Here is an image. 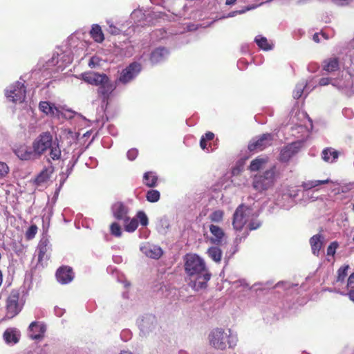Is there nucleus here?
<instances>
[{
	"mask_svg": "<svg viewBox=\"0 0 354 354\" xmlns=\"http://www.w3.org/2000/svg\"><path fill=\"white\" fill-rule=\"evenodd\" d=\"M223 214L224 213L222 210L217 209L209 214V218L212 222L220 223L223 221Z\"/></svg>",
	"mask_w": 354,
	"mask_h": 354,
	"instance_id": "58836bf2",
	"label": "nucleus"
},
{
	"mask_svg": "<svg viewBox=\"0 0 354 354\" xmlns=\"http://www.w3.org/2000/svg\"><path fill=\"white\" fill-rule=\"evenodd\" d=\"M338 246V244L337 242H333L331 243L329 246L327 248V254L328 256H333L335 253V250Z\"/></svg>",
	"mask_w": 354,
	"mask_h": 354,
	"instance_id": "8fccbe9b",
	"label": "nucleus"
},
{
	"mask_svg": "<svg viewBox=\"0 0 354 354\" xmlns=\"http://www.w3.org/2000/svg\"><path fill=\"white\" fill-rule=\"evenodd\" d=\"M140 251L147 257L158 259L162 255V250L160 247L146 243L140 248Z\"/></svg>",
	"mask_w": 354,
	"mask_h": 354,
	"instance_id": "2eb2a0df",
	"label": "nucleus"
},
{
	"mask_svg": "<svg viewBox=\"0 0 354 354\" xmlns=\"http://www.w3.org/2000/svg\"><path fill=\"white\" fill-rule=\"evenodd\" d=\"M137 221L139 220L140 223L142 226H147L149 223L148 217L143 211H140L137 213Z\"/></svg>",
	"mask_w": 354,
	"mask_h": 354,
	"instance_id": "37998d69",
	"label": "nucleus"
},
{
	"mask_svg": "<svg viewBox=\"0 0 354 354\" xmlns=\"http://www.w3.org/2000/svg\"><path fill=\"white\" fill-rule=\"evenodd\" d=\"M252 209L244 205H240L233 215L232 225L236 231H241L244 225L249 222Z\"/></svg>",
	"mask_w": 354,
	"mask_h": 354,
	"instance_id": "423d86ee",
	"label": "nucleus"
},
{
	"mask_svg": "<svg viewBox=\"0 0 354 354\" xmlns=\"http://www.w3.org/2000/svg\"><path fill=\"white\" fill-rule=\"evenodd\" d=\"M50 248V245L47 238H42L37 246L38 259L39 262L48 258L47 252Z\"/></svg>",
	"mask_w": 354,
	"mask_h": 354,
	"instance_id": "a878e982",
	"label": "nucleus"
},
{
	"mask_svg": "<svg viewBox=\"0 0 354 354\" xmlns=\"http://www.w3.org/2000/svg\"><path fill=\"white\" fill-rule=\"evenodd\" d=\"M169 55V51L164 47L155 49L151 54L150 60L152 64H158L165 60Z\"/></svg>",
	"mask_w": 354,
	"mask_h": 354,
	"instance_id": "393cba45",
	"label": "nucleus"
},
{
	"mask_svg": "<svg viewBox=\"0 0 354 354\" xmlns=\"http://www.w3.org/2000/svg\"><path fill=\"white\" fill-rule=\"evenodd\" d=\"M282 198L287 196L288 204L279 202L281 207L283 209H288L295 205V198L298 196L299 190L293 187H286L282 190Z\"/></svg>",
	"mask_w": 354,
	"mask_h": 354,
	"instance_id": "f3484780",
	"label": "nucleus"
},
{
	"mask_svg": "<svg viewBox=\"0 0 354 354\" xmlns=\"http://www.w3.org/2000/svg\"><path fill=\"white\" fill-rule=\"evenodd\" d=\"M37 232V227L36 225H31L26 233V236L28 239H32L34 238Z\"/></svg>",
	"mask_w": 354,
	"mask_h": 354,
	"instance_id": "de8ad7c7",
	"label": "nucleus"
},
{
	"mask_svg": "<svg viewBox=\"0 0 354 354\" xmlns=\"http://www.w3.org/2000/svg\"><path fill=\"white\" fill-rule=\"evenodd\" d=\"M19 293L17 290L10 292L6 301V317L12 318L17 315L21 309V306L19 304Z\"/></svg>",
	"mask_w": 354,
	"mask_h": 354,
	"instance_id": "9d476101",
	"label": "nucleus"
},
{
	"mask_svg": "<svg viewBox=\"0 0 354 354\" xmlns=\"http://www.w3.org/2000/svg\"><path fill=\"white\" fill-rule=\"evenodd\" d=\"M299 130V131H306V128L303 125H298L295 128H292V131H295V130Z\"/></svg>",
	"mask_w": 354,
	"mask_h": 354,
	"instance_id": "052dcab7",
	"label": "nucleus"
},
{
	"mask_svg": "<svg viewBox=\"0 0 354 354\" xmlns=\"http://www.w3.org/2000/svg\"><path fill=\"white\" fill-rule=\"evenodd\" d=\"M111 212L115 218L127 222L129 221V208L122 202H116L111 207Z\"/></svg>",
	"mask_w": 354,
	"mask_h": 354,
	"instance_id": "4468645a",
	"label": "nucleus"
},
{
	"mask_svg": "<svg viewBox=\"0 0 354 354\" xmlns=\"http://www.w3.org/2000/svg\"><path fill=\"white\" fill-rule=\"evenodd\" d=\"M82 77L86 83L98 86L97 93L103 101L107 100L115 88V86L105 74L86 73L82 74Z\"/></svg>",
	"mask_w": 354,
	"mask_h": 354,
	"instance_id": "20e7f679",
	"label": "nucleus"
},
{
	"mask_svg": "<svg viewBox=\"0 0 354 354\" xmlns=\"http://www.w3.org/2000/svg\"><path fill=\"white\" fill-rule=\"evenodd\" d=\"M94 59H95V58H94V57H92V58L90 59L89 63H88L89 66H91V67H92V66H93L95 65V64H94Z\"/></svg>",
	"mask_w": 354,
	"mask_h": 354,
	"instance_id": "338daca9",
	"label": "nucleus"
},
{
	"mask_svg": "<svg viewBox=\"0 0 354 354\" xmlns=\"http://www.w3.org/2000/svg\"><path fill=\"white\" fill-rule=\"evenodd\" d=\"M56 277L59 283L62 284L68 283L73 279V270L69 267H61L56 272Z\"/></svg>",
	"mask_w": 354,
	"mask_h": 354,
	"instance_id": "aec40b11",
	"label": "nucleus"
},
{
	"mask_svg": "<svg viewBox=\"0 0 354 354\" xmlns=\"http://www.w3.org/2000/svg\"><path fill=\"white\" fill-rule=\"evenodd\" d=\"M147 200L151 203H156L160 199V192L156 189H151L146 195Z\"/></svg>",
	"mask_w": 354,
	"mask_h": 354,
	"instance_id": "ea45409f",
	"label": "nucleus"
},
{
	"mask_svg": "<svg viewBox=\"0 0 354 354\" xmlns=\"http://www.w3.org/2000/svg\"><path fill=\"white\" fill-rule=\"evenodd\" d=\"M261 225V222L258 221L257 219H254V214L252 213V216L250 217V219L249 220V224L248 227L250 230H257L259 228Z\"/></svg>",
	"mask_w": 354,
	"mask_h": 354,
	"instance_id": "a18cd8bd",
	"label": "nucleus"
},
{
	"mask_svg": "<svg viewBox=\"0 0 354 354\" xmlns=\"http://www.w3.org/2000/svg\"><path fill=\"white\" fill-rule=\"evenodd\" d=\"M143 182L147 187H155L157 182V176L153 172H146L144 174Z\"/></svg>",
	"mask_w": 354,
	"mask_h": 354,
	"instance_id": "f704fd0d",
	"label": "nucleus"
},
{
	"mask_svg": "<svg viewBox=\"0 0 354 354\" xmlns=\"http://www.w3.org/2000/svg\"><path fill=\"white\" fill-rule=\"evenodd\" d=\"M305 92H306V95L309 93L307 88V83L305 82H299L296 85L295 89L293 91V97L299 99Z\"/></svg>",
	"mask_w": 354,
	"mask_h": 354,
	"instance_id": "72a5a7b5",
	"label": "nucleus"
},
{
	"mask_svg": "<svg viewBox=\"0 0 354 354\" xmlns=\"http://www.w3.org/2000/svg\"><path fill=\"white\" fill-rule=\"evenodd\" d=\"M207 254L214 262L220 263L222 259V250L218 246H212L208 248Z\"/></svg>",
	"mask_w": 354,
	"mask_h": 354,
	"instance_id": "2f4dec72",
	"label": "nucleus"
},
{
	"mask_svg": "<svg viewBox=\"0 0 354 354\" xmlns=\"http://www.w3.org/2000/svg\"><path fill=\"white\" fill-rule=\"evenodd\" d=\"M15 154L21 160H31L37 158L35 150L27 146H20L15 151Z\"/></svg>",
	"mask_w": 354,
	"mask_h": 354,
	"instance_id": "4be33fe9",
	"label": "nucleus"
},
{
	"mask_svg": "<svg viewBox=\"0 0 354 354\" xmlns=\"http://www.w3.org/2000/svg\"><path fill=\"white\" fill-rule=\"evenodd\" d=\"M109 25L108 32L111 35H118L120 32V29L115 26L113 23L110 21H107Z\"/></svg>",
	"mask_w": 354,
	"mask_h": 354,
	"instance_id": "09e8293b",
	"label": "nucleus"
},
{
	"mask_svg": "<svg viewBox=\"0 0 354 354\" xmlns=\"http://www.w3.org/2000/svg\"><path fill=\"white\" fill-rule=\"evenodd\" d=\"M3 337L7 344L14 345L19 342L21 334L17 328H9L4 331Z\"/></svg>",
	"mask_w": 354,
	"mask_h": 354,
	"instance_id": "412c9836",
	"label": "nucleus"
},
{
	"mask_svg": "<svg viewBox=\"0 0 354 354\" xmlns=\"http://www.w3.org/2000/svg\"><path fill=\"white\" fill-rule=\"evenodd\" d=\"M348 268V266H344L339 268V269L337 270V279L333 283L335 291L342 295L344 294V290H343L341 287L344 283Z\"/></svg>",
	"mask_w": 354,
	"mask_h": 354,
	"instance_id": "a211bd4d",
	"label": "nucleus"
},
{
	"mask_svg": "<svg viewBox=\"0 0 354 354\" xmlns=\"http://www.w3.org/2000/svg\"><path fill=\"white\" fill-rule=\"evenodd\" d=\"M322 156L324 161L333 162L338 158V153L333 149L328 148L323 150Z\"/></svg>",
	"mask_w": 354,
	"mask_h": 354,
	"instance_id": "473e14b6",
	"label": "nucleus"
},
{
	"mask_svg": "<svg viewBox=\"0 0 354 354\" xmlns=\"http://www.w3.org/2000/svg\"><path fill=\"white\" fill-rule=\"evenodd\" d=\"M26 87L24 84L20 82H17L11 84L6 90V97L7 100L13 103H22L26 98Z\"/></svg>",
	"mask_w": 354,
	"mask_h": 354,
	"instance_id": "0eeeda50",
	"label": "nucleus"
},
{
	"mask_svg": "<svg viewBox=\"0 0 354 354\" xmlns=\"http://www.w3.org/2000/svg\"><path fill=\"white\" fill-rule=\"evenodd\" d=\"M236 0H226L227 5H233L236 3Z\"/></svg>",
	"mask_w": 354,
	"mask_h": 354,
	"instance_id": "69168bd1",
	"label": "nucleus"
},
{
	"mask_svg": "<svg viewBox=\"0 0 354 354\" xmlns=\"http://www.w3.org/2000/svg\"><path fill=\"white\" fill-rule=\"evenodd\" d=\"M138 325L140 334L143 336L149 335L158 328V321L156 317L151 314L143 315L138 320Z\"/></svg>",
	"mask_w": 354,
	"mask_h": 354,
	"instance_id": "6e6552de",
	"label": "nucleus"
},
{
	"mask_svg": "<svg viewBox=\"0 0 354 354\" xmlns=\"http://www.w3.org/2000/svg\"><path fill=\"white\" fill-rule=\"evenodd\" d=\"M10 169L7 164L0 161V179H3L6 177Z\"/></svg>",
	"mask_w": 354,
	"mask_h": 354,
	"instance_id": "c03bdc74",
	"label": "nucleus"
},
{
	"mask_svg": "<svg viewBox=\"0 0 354 354\" xmlns=\"http://www.w3.org/2000/svg\"><path fill=\"white\" fill-rule=\"evenodd\" d=\"M276 181V167L272 166L267 169L263 174L256 175L254 177L253 187L259 191L263 192L271 188Z\"/></svg>",
	"mask_w": 354,
	"mask_h": 354,
	"instance_id": "39448f33",
	"label": "nucleus"
},
{
	"mask_svg": "<svg viewBox=\"0 0 354 354\" xmlns=\"http://www.w3.org/2000/svg\"><path fill=\"white\" fill-rule=\"evenodd\" d=\"M91 37L97 43H102L104 40V36L101 27L98 24H93L90 31Z\"/></svg>",
	"mask_w": 354,
	"mask_h": 354,
	"instance_id": "7c9ffc66",
	"label": "nucleus"
},
{
	"mask_svg": "<svg viewBox=\"0 0 354 354\" xmlns=\"http://www.w3.org/2000/svg\"><path fill=\"white\" fill-rule=\"evenodd\" d=\"M233 286L234 288H237L239 287H243V289H249L248 284L245 282L243 279H240L238 281H236L233 283Z\"/></svg>",
	"mask_w": 354,
	"mask_h": 354,
	"instance_id": "603ef678",
	"label": "nucleus"
},
{
	"mask_svg": "<svg viewBox=\"0 0 354 354\" xmlns=\"http://www.w3.org/2000/svg\"><path fill=\"white\" fill-rule=\"evenodd\" d=\"M273 137L270 133H265L259 138L252 139L248 145V149L250 151H260L270 146L272 143Z\"/></svg>",
	"mask_w": 354,
	"mask_h": 354,
	"instance_id": "f8f14e48",
	"label": "nucleus"
},
{
	"mask_svg": "<svg viewBox=\"0 0 354 354\" xmlns=\"http://www.w3.org/2000/svg\"><path fill=\"white\" fill-rule=\"evenodd\" d=\"M208 341L213 348L223 351L227 348V346L230 348L236 346L238 342V337L230 329L225 330L223 328H216L212 330L209 333Z\"/></svg>",
	"mask_w": 354,
	"mask_h": 354,
	"instance_id": "7ed1b4c3",
	"label": "nucleus"
},
{
	"mask_svg": "<svg viewBox=\"0 0 354 354\" xmlns=\"http://www.w3.org/2000/svg\"><path fill=\"white\" fill-rule=\"evenodd\" d=\"M73 58L70 55L64 53L53 55L51 60L53 65H57L58 68L66 67L68 64L71 63Z\"/></svg>",
	"mask_w": 354,
	"mask_h": 354,
	"instance_id": "5701e85b",
	"label": "nucleus"
},
{
	"mask_svg": "<svg viewBox=\"0 0 354 354\" xmlns=\"http://www.w3.org/2000/svg\"><path fill=\"white\" fill-rule=\"evenodd\" d=\"M200 146L203 149H206L207 143H206V141L205 140V138H201V141H200Z\"/></svg>",
	"mask_w": 354,
	"mask_h": 354,
	"instance_id": "680f3d73",
	"label": "nucleus"
},
{
	"mask_svg": "<svg viewBox=\"0 0 354 354\" xmlns=\"http://www.w3.org/2000/svg\"><path fill=\"white\" fill-rule=\"evenodd\" d=\"M346 289L354 290V272L349 276L348 279Z\"/></svg>",
	"mask_w": 354,
	"mask_h": 354,
	"instance_id": "864d4df0",
	"label": "nucleus"
},
{
	"mask_svg": "<svg viewBox=\"0 0 354 354\" xmlns=\"http://www.w3.org/2000/svg\"><path fill=\"white\" fill-rule=\"evenodd\" d=\"M120 354H133L130 351H122L120 353Z\"/></svg>",
	"mask_w": 354,
	"mask_h": 354,
	"instance_id": "774afa93",
	"label": "nucleus"
},
{
	"mask_svg": "<svg viewBox=\"0 0 354 354\" xmlns=\"http://www.w3.org/2000/svg\"><path fill=\"white\" fill-rule=\"evenodd\" d=\"M214 137V134L212 132H207L202 136V138H205V140H212Z\"/></svg>",
	"mask_w": 354,
	"mask_h": 354,
	"instance_id": "4d7b16f0",
	"label": "nucleus"
},
{
	"mask_svg": "<svg viewBox=\"0 0 354 354\" xmlns=\"http://www.w3.org/2000/svg\"><path fill=\"white\" fill-rule=\"evenodd\" d=\"M279 202H282L285 204H288L287 196H283V198H282V192L280 193V194L279 195V196L277 198V205L281 206V204H279Z\"/></svg>",
	"mask_w": 354,
	"mask_h": 354,
	"instance_id": "5fc2aeb1",
	"label": "nucleus"
},
{
	"mask_svg": "<svg viewBox=\"0 0 354 354\" xmlns=\"http://www.w3.org/2000/svg\"><path fill=\"white\" fill-rule=\"evenodd\" d=\"M254 8V7H246L243 9L232 11L229 12L227 15L223 16L222 18H230V17H234L237 15H241L245 13L246 11L250 10L251 9Z\"/></svg>",
	"mask_w": 354,
	"mask_h": 354,
	"instance_id": "49530a36",
	"label": "nucleus"
},
{
	"mask_svg": "<svg viewBox=\"0 0 354 354\" xmlns=\"http://www.w3.org/2000/svg\"><path fill=\"white\" fill-rule=\"evenodd\" d=\"M254 40L259 47L264 50H269L272 48V46L268 43L267 39L264 37L257 36Z\"/></svg>",
	"mask_w": 354,
	"mask_h": 354,
	"instance_id": "e433bc0d",
	"label": "nucleus"
},
{
	"mask_svg": "<svg viewBox=\"0 0 354 354\" xmlns=\"http://www.w3.org/2000/svg\"><path fill=\"white\" fill-rule=\"evenodd\" d=\"M330 182V179H326L323 180H308L303 184V187L306 189H310L312 188L316 187L322 184H326Z\"/></svg>",
	"mask_w": 354,
	"mask_h": 354,
	"instance_id": "c9c22d12",
	"label": "nucleus"
},
{
	"mask_svg": "<svg viewBox=\"0 0 354 354\" xmlns=\"http://www.w3.org/2000/svg\"><path fill=\"white\" fill-rule=\"evenodd\" d=\"M138 151L136 149L133 148L131 149H129L127 153V158L129 160H134L136 157L138 156Z\"/></svg>",
	"mask_w": 354,
	"mask_h": 354,
	"instance_id": "3c124183",
	"label": "nucleus"
},
{
	"mask_svg": "<svg viewBox=\"0 0 354 354\" xmlns=\"http://www.w3.org/2000/svg\"><path fill=\"white\" fill-rule=\"evenodd\" d=\"M185 270L191 277L189 286L196 291L205 289L211 274L206 268L205 261L199 256L191 254L185 257Z\"/></svg>",
	"mask_w": 354,
	"mask_h": 354,
	"instance_id": "f257e3e1",
	"label": "nucleus"
},
{
	"mask_svg": "<svg viewBox=\"0 0 354 354\" xmlns=\"http://www.w3.org/2000/svg\"><path fill=\"white\" fill-rule=\"evenodd\" d=\"M322 36L324 37L326 39H327L328 38L325 36V34L324 33H322V34H318V33H315L314 35H313V40L315 41V42H319L320 41V39H319V37Z\"/></svg>",
	"mask_w": 354,
	"mask_h": 354,
	"instance_id": "13d9d810",
	"label": "nucleus"
},
{
	"mask_svg": "<svg viewBox=\"0 0 354 354\" xmlns=\"http://www.w3.org/2000/svg\"><path fill=\"white\" fill-rule=\"evenodd\" d=\"M138 226V222L136 218H133L130 219L129 217V221L124 222V230L128 232H133Z\"/></svg>",
	"mask_w": 354,
	"mask_h": 354,
	"instance_id": "4c0bfd02",
	"label": "nucleus"
},
{
	"mask_svg": "<svg viewBox=\"0 0 354 354\" xmlns=\"http://www.w3.org/2000/svg\"><path fill=\"white\" fill-rule=\"evenodd\" d=\"M348 295L349 299L354 302V290H350V292H348Z\"/></svg>",
	"mask_w": 354,
	"mask_h": 354,
	"instance_id": "e2e57ef3",
	"label": "nucleus"
},
{
	"mask_svg": "<svg viewBox=\"0 0 354 354\" xmlns=\"http://www.w3.org/2000/svg\"><path fill=\"white\" fill-rule=\"evenodd\" d=\"M46 326L38 322H33L29 326L30 337L32 339H37L43 337L46 332Z\"/></svg>",
	"mask_w": 354,
	"mask_h": 354,
	"instance_id": "6ab92c4d",
	"label": "nucleus"
},
{
	"mask_svg": "<svg viewBox=\"0 0 354 354\" xmlns=\"http://www.w3.org/2000/svg\"><path fill=\"white\" fill-rule=\"evenodd\" d=\"M141 71V66L138 63H132L120 73L118 82L122 84H127L132 81Z\"/></svg>",
	"mask_w": 354,
	"mask_h": 354,
	"instance_id": "9b49d317",
	"label": "nucleus"
},
{
	"mask_svg": "<svg viewBox=\"0 0 354 354\" xmlns=\"http://www.w3.org/2000/svg\"><path fill=\"white\" fill-rule=\"evenodd\" d=\"M332 85L334 88L346 94L354 93V67L343 70L336 77H324L319 80V85Z\"/></svg>",
	"mask_w": 354,
	"mask_h": 354,
	"instance_id": "f03ea898",
	"label": "nucleus"
},
{
	"mask_svg": "<svg viewBox=\"0 0 354 354\" xmlns=\"http://www.w3.org/2000/svg\"><path fill=\"white\" fill-rule=\"evenodd\" d=\"M66 113L64 114V116L68 118H72L76 114L74 111H72L71 110H66Z\"/></svg>",
	"mask_w": 354,
	"mask_h": 354,
	"instance_id": "bf43d9fd",
	"label": "nucleus"
},
{
	"mask_svg": "<svg viewBox=\"0 0 354 354\" xmlns=\"http://www.w3.org/2000/svg\"><path fill=\"white\" fill-rule=\"evenodd\" d=\"M268 161L267 157H258L253 160L249 166V169L252 171H258L263 168Z\"/></svg>",
	"mask_w": 354,
	"mask_h": 354,
	"instance_id": "c756f323",
	"label": "nucleus"
},
{
	"mask_svg": "<svg viewBox=\"0 0 354 354\" xmlns=\"http://www.w3.org/2000/svg\"><path fill=\"white\" fill-rule=\"evenodd\" d=\"M39 108L41 111L49 115H59L60 113H62L55 104L46 101L41 102Z\"/></svg>",
	"mask_w": 354,
	"mask_h": 354,
	"instance_id": "bb28decb",
	"label": "nucleus"
},
{
	"mask_svg": "<svg viewBox=\"0 0 354 354\" xmlns=\"http://www.w3.org/2000/svg\"><path fill=\"white\" fill-rule=\"evenodd\" d=\"M50 156L53 160H58L61 156V150L57 145L55 143H52V147H50Z\"/></svg>",
	"mask_w": 354,
	"mask_h": 354,
	"instance_id": "a19ab883",
	"label": "nucleus"
},
{
	"mask_svg": "<svg viewBox=\"0 0 354 354\" xmlns=\"http://www.w3.org/2000/svg\"><path fill=\"white\" fill-rule=\"evenodd\" d=\"M55 313L57 316H62L63 314V310L61 308L55 309Z\"/></svg>",
	"mask_w": 354,
	"mask_h": 354,
	"instance_id": "0e129e2a",
	"label": "nucleus"
},
{
	"mask_svg": "<svg viewBox=\"0 0 354 354\" xmlns=\"http://www.w3.org/2000/svg\"><path fill=\"white\" fill-rule=\"evenodd\" d=\"M54 171V168L53 166H48V167L44 168L39 174L37 176L35 179V182L37 185H40L43 183L47 182L52 174Z\"/></svg>",
	"mask_w": 354,
	"mask_h": 354,
	"instance_id": "cd10ccee",
	"label": "nucleus"
},
{
	"mask_svg": "<svg viewBox=\"0 0 354 354\" xmlns=\"http://www.w3.org/2000/svg\"><path fill=\"white\" fill-rule=\"evenodd\" d=\"M160 223L161 227L163 228V230L165 229L169 228V221L167 219H166V218L161 219L160 221Z\"/></svg>",
	"mask_w": 354,
	"mask_h": 354,
	"instance_id": "6e6d98bb",
	"label": "nucleus"
},
{
	"mask_svg": "<svg viewBox=\"0 0 354 354\" xmlns=\"http://www.w3.org/2000/svg\"><path fill=\"white\" fill-rule=\"evenodd\" d=\"M302 145L303 142L299 140L293 142L282 148L280 152V160L282 162H288L292 156L298 153Z\"/></svg>",
	"mask_w": 354,
	"mask_h": 354,
	"instance_id": "ddd939ff",
	"label": "nucleus"
},
{
	"mask_svg": "<svg viewBox=\"0 0 354 354\" xmlns=\"http://www.w3.org/2000/svg\"><path fill=\"white\" fill-rule=\"evenodd\" d=\"M110 232H111V234L114 236H116V237H120L122 235V229H121V227L120 225L116 223V222H113V223H111V225H110Z\"/></svg>",
	"mask_w": 354,
	"mask_h": 354,
	"instance_id": "79ce46f5",
	"label": "nucleus"
},
{
	"mask_svg": "<svg viewBox=\"0 0 354 354\" xmlns=\"http://www.w3.org/2000/svg\"><path fill=\"white\" fill-rule=\"evenodd\" d=\"M209 228L211 234V236L208 238L209 242L216 245H221L225 236L223 230L214 224H211Z\"/></svg>",
	"mask_w": 354,
	"mask_h": 354,
	"instance_id": "dca6fc26",
	"label": "nucleus"
},
{
	"mask_svg": "<svg viewBox=\"0 0 354 354\" xmlns=\"http://www.w3.org/2000/svg\"><path fill=\"white\" fill-rule=\"evenodd\" d=\"M53 138L50 133L45 132L40 134L33 142L32 149L37 157L43 154L47 149L52 147Z\"/></svg>",
	"mask_w": 354,
	"mask_h": 354,
	"instance_id": "1a4fd4ad",
	"label": "nucleus"
},
{
	"mask_svg": "<svg viewBox=\"0 0 354 354\" xmlns=\"http://www.w3.org/2000/svg\"><path fill=\"white\" fill-rule=\"evenodd\" d=\"M339 68V60L336 57L326 59L323 62V69L328 73L335 72Z\"/></svg>",
	"mask_w": 354,
	"mask_h": 354,
	"instance_id": "c85d7f7f",
	"label": "nucleus"
},
{
	"mask_svg": "<svg viewBox=\"0 0 354 354\" xmlns=\"http://www.w3.org/2000/svg\"><path fill=\"white\" fill-rule=\"evenodd\" d=\"M324 237L322 234H315L310 239V245L314 255L319 257L320 250L324 245Z\"/></svg>",
	"mask_w": 354,
	"mask_h": 354,
	"instance_id": "b1692460",
	"label": "nucleus"
}]
</instances>
